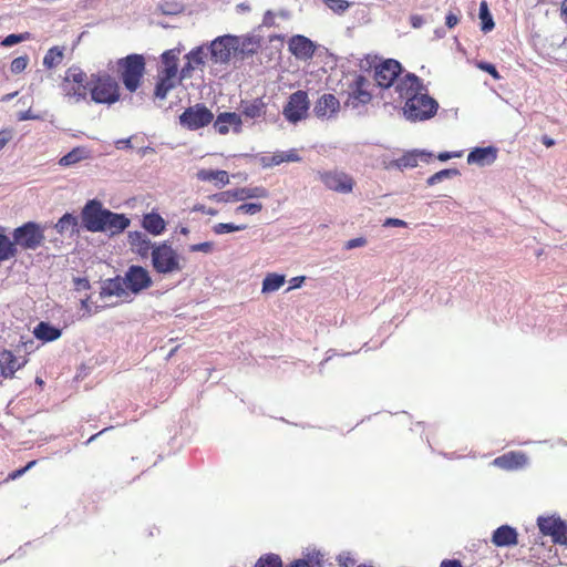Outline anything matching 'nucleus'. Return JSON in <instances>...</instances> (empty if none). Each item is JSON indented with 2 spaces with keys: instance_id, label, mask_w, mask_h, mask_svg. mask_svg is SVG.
Wrapping results in <instances>:
<instances>
[{
  "instance_id": "1",
  "label": "nucleus",
  "mask_w": 567,
  "mask_h": 567,
  "mask_svg": "<svg viewBox=\"0 0 567 567\" xmlns=\"http://www.w3.org/2000/svg\"><path fill=\"white\" fill-rule=\"evenodd\" d=\"M399 99L405 100L403 114L410 122H422L432 118L439 109L436 100L429 95L427 89L419 76L406 73L396 83Z\"/></svg>"
},
{
  "instance_id": "2",
  "label": "nucleus",
  "mask_w": 567,
  "mask_h": 567,
  "mask_svg": "<svg viewBox=\"0 0 567 567\" xmlns=\"http://www.w3.org/2000/svg\"><path fill=\"white\" fill-rule=\"evenodd\" d=\"M91 99L99 104H113L120 100V85L110 74H91L90 82Z\"/></svg>"
},
{
  "instance_id": "3",
  "label": "nucleus",
  "mask_w": 567,
  "mask_h": 567,
  "mask_svg": "<svg viewBox=\"0 0 567 567\" xmlns=\"http://www.w3.org/2000/svg\"><path fill=\"white\" fill-rule=\"evenodd\" d=\"M117 71L125 89L135 92L145 72V59L142 54H128L116 62Z\"/></svg>"
},
{
  "instance_id": "4",
  "label": "nucleus",
  "mask_w": 567,
  "mask_h": 567,
  "mask_svg": "<svg viewBox=\"0 0 567 567\" xmlns=\"http://www.w3.org/2000/svg\"><path fill=\"white\" fill-rule=\"evenodd\" d=\"M151 256L152 266L158 274L168 275L182 270L181 256L167 243L154 244Z\"/></svg>"
},
{
  "instance_id": "5",
  "label": "nucleus",
  "mask_w": 567,
  "mask_h": 567,
  "mask_svg": "<svg viewBox=\"0 0 567 567\" xmlns=\"http://www.w3.org/2000/svg\"><path fill=\"white\" fill-rule=\"evenodd\" d=\"M13 246L21 247L24 250H35L42 246L44 241V229L34 221H28L14 229Z\"/></svg>"
},
{
  "instance_id": "6",
  "label": "nucleus",
  "mask_w": 567,
  "mask_h": 567,
  "mask_svg": "<svg viewBox=\"0 0 567 567\" xmlns=\"http://www.w3.org/2000/svg\"><path fill=\"white\" fill-rule=\"evenodd\" d=\"M107 212L109 209L104 208L101 202L89 200L81 212L82 226L91 233L102 231Z\"/></svg>"
},
{
  "instance_id": "7",
  "label": "nucleus",
  "mask_w": 567,
  "mask_h": 567,
  "mask_svg": "<svg viewBox=\"0 0 567 567\" xmlns=\"http://www.w3.org/2000/svg\"><path fill=\"white\" fill-rule=\"evenodd\" d=\"M309 107L308 93L298 90L289 96L287 104L284 106L282 114L288 122L298 123L307 116Z\"/></svg>"
},
{
  "instance_id": "8",
  "label": "nucleus",
  "mask_w": 567,
  "mask_h": 567,
  "mask_svg": "<svg viewBox=\"0 0 567 567\" xmlns=\"http://www.w3.org/2000/svg\"><path fill=\"white\" fill-rule=\"evenodd\" d=\"M401 73V64L396 60L388 59L375 66L374 80L378 86L382 89H395L396 83L403 79L400 78Z\"/></svg>"
},
{
  "instance_id": "9",
  "label": "nucleus",
  "mask_w": 567,
  "mask_h": 567,
  "mask_svg": "<svg viewBox=\"0 0 567 567\" xmlns=\"http://www.w3.org/2000/svg\"><path fill=\"white\" fill-rule=\"evenodd\" d=\"M212 121L213 113L200 104L187 107L179 115L181 125L192 131L207 126Z\"/></svg>"
},
{
  "instance_id": "10",
  "label": "nucleus",
  "mask_w": 567,
  "mask_h": 567,
  "mask_svg": "<svg viewBox=\"0 0 567 567\" xmlns=\"http://www.w3.org/2000/svg\"><path fill=\"white\" fill-rule=\"evenodd\" d=\"M369 81L362 74H355L348 85V99L346 105L357 109L359 105L368 104L371 101V93L368 91Z\"/></svg>"
},
{
  "instance_id": "11",
  "label": "nucleus",
  "mask_w": 567,
  "mask_h": 567,
  "mask_svg": "<svg viewBox=\"0 0 567 567\" xmlns=\"http://www.w3.org/2000/svg\"><path fill=\"white\" fill-rule=\"evenodd\" d=\"M537 525L540 533L550 536L555 544L567 545V524L560 517L539 516Z\"/></svg>"
},
{
  "instance_id": "12",
  "label": "nucleus",
  "mask_w": 567,
  "mask_h": 567,
  "mask_svg": "<svg viewBox=\"0 0 567 567\" xmlns=\"http://www.w3.org/2000/svg\"><path fill=\"white\" fill-rule=\"evenodd\" d=\"M321 183L330 190L349 194L353 190V178L342 171H327L319 173Z\"/></svg>"
},
{
  "instance_id": "13",
  "label": "nucleus",
  "mask_w": 567,
  "mask_h": 567,
  "mask_svg": "<svg viewBox=\"0 0 567 567\" xmlns=\"http://www.w3.org/2000/svg\"><path fill=\"white\" fill-rule=\"evenodd\" d=\"M123 279L128 293H138L152 285L148 271L142 266L133 265L128 267Z\"/></svg>"
},
{
  "instance_id": "14",
  "label": "nucleus",
  "mask_w": 567,
  "mask_h": 567,
  "mask_svg": "<svg viewBox=\"0 0 567 567\" xmlns=\"http://www.w3.org/2000/svg\"><path fill=\"white\" fill-rule=\"evenodd\" d=\"M433 158V154L425 150H413L406 152L403 156L398 159L390 161L389 163L383 162L386 169L398 168L403 171L404 168H413L419 165V162L429 163Z\"/></svg>"
},
{
  "instance_id": "15",
  "label": "nucleus",
  "mask_w": 567,
  "mask_h": 567,
  "mask_svg": "<svg viewBox=\"0 0 567 567\" xmlns=\"http://www.w3.org/2000/svg\"><path fill=\"white\" fill-rule=\"evenodd\" d=\"M208 53L213 55V41L197 47L186 54L187 62L181 70V78H190L192 71L204 66Z\"/></svg>"
},
{
  "instance_id": "16",
  "label": "nucleus",
  "mask_w": 567,
  "mask_h": 567,
  "mask_svg": "<svg viewBox=\"0 0 567 567\" xmlns=\"http://www.w3.org/2000/svg\"><path fill=\"white\" fill-rule=\"evenodd\" d=\"M239 37L223 35L215 38V62H228L238 52Z\"/></svg>"
},
{
  "instance_id": "17",
  "label": "nucleus",
  "mask_w": 567,
  "mask_h": 567,
  "mask_svg": "<svg viewBox=\"0 0 567 567\" xmlns=\"http://www.w3.org/2000/svg\"><path fill=\"white\" fill-rule=\"evenodd\" d=\"M288 48L298 60L312 59L316 52V44L309 38L301 34L291 37Z\"/></svg>"
},
{
  "instance_id": "18",
  "label": "nucleus",
  "mask_w": 567,
  "mask_h": 567,
  "mask_svg": "<svg viewBox=\"0 0 567 567\" xmlns=\"http://www.w3.org/2000/svg\"><path fill=\"white\" fill-rule=\"evenodd\" d=\"M339 100L333 94L326 93L316 102L313 113L318 118H330L339 112Z\"/></svg>"
},
{
  "instance_id": "19",
  "label": "nucleus",
  "mask_w": 567,
  "mask_h": 567,
  "mask_svg": "<svg viewBox=\"0 0 567 567\" xmlns=\"http://www.w3.org/2000/svg\"><path fill=\"white\" fill-rule=\"evenodd\" d=\"M130 224V218L124 214L113 213L109 209L107 215L103 220V229L101 233H107L110 236H115L123 233Z\"/></svg>"
},
{
  "instance_id": "20",
  "label": "nucleus",
  "mask_w": 567,
  "mask_h": 567,
  "mask_svg": "<svg viewBox=\"0 0 567 567\" xmlns=\"http://www.w3.org/2000/svg\"><path fill=\"white\" fill-rule=\"evenodd\" d=\"M241 118L240 115L233 112L219 113L215 118V130L220 134H227L229 131L238 134L241 132Z\"/></svg>"
},
{
  "instance_id": "21",
  "label": "nucleus",
  "mask_w": 567,
  "mask_h": 567,
  "mask_svg": "<svg viewBox=\"0 0 567 567\" xmlns=\"http://www.w3.org/2000/svg\"><path fill=\"white\" fill-rule=\"evenodd\" d=\"M497 148L494 146L475 147L467 155V163L471 165L487 166L495 162Z\"/></svg>"
},
{
  "instance_id": "22",
  "label": "nucleus",
  "mask_w": 567,
  "mask_h": 567,
  "mask_svg": "<svg viewBox=\"0 0 567 567\" xmlns=\"http://www.w3.org/2000/svg\"><path fill=\"white\" fill-rule=\"evenodd\" d=\"M100 296L102 298L117 297L126 299L128 298L130 293L125 287L123 277L117 276L103 282Z\"/></svg>"
},
{
  "instance_id": "23",
  "label": "nucleus",
  "mask_w": 567,
  "mask_h": 567,
  "mask_svg": "<svg viewBox=\"0 0 567 567\" xmlns=\"http://www.w3.org/2000/svg\"><path fill=\"white\" fill-rule=\"evenodd\" d=\"M127 238L132 250L142 258L147 257L150 251L153 250L154 244H152L147 235L142 231H130Z\"/></svg>"
},
{
  "instance_id": "24",
  "label": "nucleus",
  "mask_w": 567,
  "mask_h": 567,
  "mask_svg": "<svg viewBox=\"0 0 567 567\" xmlns=\"http://www.w3.org/2000/svg\"><path fill=\"white\" fill-rule=\"evenodd\" d=\"M527 463V457L520 452H509L496 457L493 464L499 468L513 471L523 467Z\"/></svg>"
},
{
  "instance_id": "25",
  "label": "nucleus",
  "mask_w": 567,
  "mask_h": 567,
  "mask_svg": "<svg viewBox=\"0 0 567 567\" xmlns=\"http://www.w3.org/2000/svg\"><path fill=\"white\" fill-rule=\"evenodd\" d=\"M517 536L514 527L502 525L494 530L492 542L498 547L513 546L517 544Z\"/></svg>"
},
{
  "instance_id": "26",
  "label": "nucleus",
  "mask_w": 567,
  "mask_h": 567,
  "mask_svg": "<svg viewBox=\"0 0 567 567\" xmlns=\"http://www.w3.org/2000/svg\"><path fill=\"white\" fill-rule=\"evenodd\" d=\"M24 363L25 360L19 362L11 351L4 350L0 352V372L4 378H11Z\"/></svg>"
},
{
  "instance_id": "27",
  "label": "nucleus",
  "mask_w": 567,
  "mask_h": 567,
  "mask_svg": "<svg viewBox=\"0 0 567 567\" xmlns=\"http://www.w3.org/2000/svg\"><path fill=\"white\" fill-rule=\"evenodd\" d=\"M79 220L73 214L65 213L54 225V229L62 236L73 237L79 234Z\"/></svg>"
},
{
  "instance_id": "28",
  "label": "nucleus",
  "mask_w": 567,
  "mask_h": 567,
  "mask_svg": "<svg viewBox=\"0 0 567 567\" xmlns=\"http://www.w3.org/2000/svg\"><path fill=\"white\" fill-rule=\"evenodd\" d=\"M61 329L47 321L39 322L33 330L34 337L44 342L58 340L61 337Z\"/></svg>"
},
{
  "instance_id": "29",
  "label": "nucleus",
  "mask_w": 567,
  "mask_h": 567,
  "mask_svg": "<svg viewBox=\"0 0 567 567\" xmlns=\"http://www.w3.org/2000/svg\"><path fill=\"white\" fill-rule=\"evenodd\" d=\"M243 114L248 118H258L266 114L267 104L261 97L254 99L252 101L241 102Z\"/></svg>"
},
{
  "instance_id": "30",
  "label": "nucleus",
  "mask_w": 567,
  "mask_h": 567,
  "mask_svg": "<svg viewBox=\"0 0 567 567\" xmlns=\"http://www.w3.org/2000/svg\"><path fill=\"white\" fill-rule=\"evenodd\" d=\"M142 225L146 231L154 236L161 235L166 227L165 220L157 213L145 214Z\"/></svg>"
},
{
  "instance_id": "31",
  "label": "nucleus",
  "mask_w": 567,
  "mask_h": 567,
  "mask_svg": "<svg viewBox=\"0 0 567 567\" xmlns=\"http://www.w3.org/2000/svg\"><path fill=\"white\" fill-rule=\"evenodd\" d=\"M261 45V37L256 34H249L244 38H239L238 53L241 55L255 54Z\"/></svg>"
},
{
  "instance_id": "32",
  "label": "nucleus",
  "mask_w": 567,
  "mask_h": 567,
  "mask_svg": "<svg viewBox=\"0 0 567 567\" xmlns=\"http://www.w3.org/2000/svg\"><path fill=\"white\" fill-rule=\"evenodd\" d=\"M286 281L285 275L279 274H268L262 280L261 291L264 293H269L279 290Z\"/></svg>"
},
{
  "instance_id": "33",
  "label": "nucleus",
  "mask_w": 567,
  "mask_h": 567,
  "mask_svg": "<svg viewBox=\"0 0 567 567\" xmlns=\"http://www.w3.org/2000/svg\"><path fill=\"white\" fill-rule=\"evenodd\" d=\"M239 202L249 198H267L269 196L268 190L262 186H249L237 188Z\"/></svg>"
},
{
  "instance_id": "34",
  "label": "nucleus",
  "mask_w": 567,
  "mask_h": 567,
  "mask_svg": "<svg viewBox=\"0 0 567 567\" xmlns=\"http://www.w3.org/2000/svg\"><path fill=\"white\" fill-rule=\"evenodd\" d=\"M478 17L481 19V30L483 32L487 33L494 29L495 23L485 0L480 3Z\"/></svg>"
},
{
  "instance_id": "35",
  "label": "nucleus",
  "mask_w": 567,
  "mask_h": 567,
  "mask_svg": "<svg viewBox=\"0 0 567 567\" xmlns=\"http://www.w3.org/2000/svg\"><path fill=\"white\" fill-rule=\"evenodd\" d=\"M17 248L13 246V241L2 233L0 228V261L8 260L14 257Z\"/></svg>"
},
{
  "instance_id": "36",
  "label": "nucleus",
  "mask_w": 567,
  "mask_h": 567,
  "mask_svg": "<svg viewBox=\"0 0 567 567\" xmlns=\"http://www.w3.org/2000/svg\"><path fill=\"white\" fill-rule=\"evenodd\" d=\"M63 60V50L59 47H53L48 50L43 58V65L48 69H53L59 65Z\"/></svg>"
},
{
  "instance_id": "37",
  "label": "nucleus",
  "mask_w": 567,
  "mask_h": 567,
  "mask_svg": "<svg viewBox=\"0 0 567 567\" xmlns=\"http://www.w3.org/2000/svg\"><path fill=\"white\" fill-rule=\"evenodd\" d=\"M85 154H86V152L84 148L75 147L71 152H69L68 154L62 156L59 161V164L61 166L74 165V164L79 163L80 161H82L83 158H85Z\"/></svg>"
},
{
  "instance_id": "38",
  "label": "nucleus",
  "mask_w": 567,
  "mask_h": 567,
  "mask_svg": "<svg viewBox=\"0 0 567 567\" xmlns=\"http://www.w3.org/2000/svg\"><path fill=\"white\" fill-rule=\"evenodd\" d=\"M85 79L86 74L79 66L73 65L65 72L64 84L72 82L76 85H85Z\"/></svg>"
},
{
  "instance_id": "39",
  "label": "nucleus",
  "mask_w": 567,
  "mask_h": 567,
  "mask_svg": "<svg viewBox=\"0 0 567 567\" xmlns=\"http://www.w3.org/2000/svg\"><path fill=\"white\" fill-rule=\"evenodd\" d=\"M460 175V171L456 168H444L426 179L427 186H434L444 179L452 178Z\"/></svg>"
},
{
  "instance_id": "40",
  "label": "nucleus",
  "mask_w": 567,
  "mask_h": 567,
  "mask_svg": "<svg viewBox=\"0 0 567 567\" xmlns=\"http://www.w3.org/2000/svg\"><path fill=\"white\" fill-rule=\"evenodd\" d=\"M63 90L65 92V95L70 99H74L75 102H80L82 100H85L86 92H87V85H69L63 84Z\"/></svg>"
},
{
  "instance_id": "41",
  "label": "nucleus",
  "mask_w": 567,
  "mask_h": 567,
  "mask_svg": "<svg viewBox=\"0 0 567 567\" xmlns=\"http://www.w3.org/2000/svg\"><path fill=\"white\" fill-rule=\"evenodd\" d=\"M255 567H282V560L277 554H265L259 557Z\"/></svg>"
},
{
  "instance_id": "42",
  "label": "nucleus",
  "mask_w": 567,
  "mask_h": 567,
  "mask_svg": "<svg viewBox=\"0 0 567 567\" xmlns=\"http://www.w3.org/2000/svg\"><path fill=\"white\" fill-rule=\"evenodd\" d=\"M319 556V553L308 554L307 558L296 559L292 563H290L287 567H315V565H318L320 567Z\"/></svg>"
},
{
  "instance_id": "43",
  "label": "nucleus",
  "mask_w": 567,
  "mask_h": 567,
  "mask_svg": "<svg viewBox=\"0 0 567 567\" xmlns=\"http://www.w3.org/2000/svg\"><path fill=\"white\" fill-rule=\"evenodd\" d=\"M158 8L164 14L173 16L182 12L184 6L176 0H164L159 2Z\"/></svg>"
},
{
  "instance_id": "44",
  "label": "nucleus",
  "mask_w": 567,
  "mask_h": 567,
  "mask_svg": "<svg viewBox=\"0 0 567 567\" xmlns=\"http://www.w3.org/2000/svg\"><path fill=\"white\" fill-rule=\"evenodd\" d=\"M174 86L175 82L158 78V82L156 83L154 94L157 99H165L168 91L172 90Z\"/></svg>"
},
{
  "instance_id": "45",
  "label": "nucleus",
  "mask_w": 567,
  "mask_h": 567,
  "mask_svg": "<svg viewBox=\"0 0 567 567\" xmlns=\"http://www.w3.org/2000/svg\"><path fill=\"white\" fill-rule=\"evenodd\" d=\"M324 4L337 14H343L349 8L347 0H323Z\"/></svg>"
},
{
  "instance_id": "46",
  "label": "nucleus",
  "mask_w": 567,
  "mask_h": 567,
  "mask_svg": "<svg viewBox=\"0 0 567 567\" xmlns=\"http://www.w3.org/2000/svg\"><path fill=\"white\" fill-rule=\"evenodd\" d=\"M237 188L220 193H215V203L239 202Z\"/></svg>"
},
{
  "instance_id": "47",
  "label": "nucleus",
  "mask_w": 567,
  "mask_h": 567,
  "mask_svg": "<svg viewBox=\"0 0 567 567\" xmlns=\"http://www.w3.org/2000/svg\"><path fill=\"white\" fill-rule=\"evenodd\" d=\"M29 39H30L29 32H24V33H20V34L12 33V34L7 35L1 41V45L9 48V47L16 45L22 41L29 40Z\"/></svg>"
},
{
  "instance_id": "48",
  "label": "nucleus",
  "mask_w": 567,
  "mask_h": 567,
  "mask_svg": "<svg viewBox=\"0 0 567 567\" xmlns=\"http://www.w3.org/2000/svg\"><path fill=\"white\" fill-rule=\"evenodd\" d=\"M246 225H235L233 223H219L215 225V234L221 235L237 230L246 229Z\"/></svg>"
},
{
  "instance_id": "49",
  "label": "nucleus",
  "mask_w": 567,
  "mask_h": 567,
  "mask_svg": "<svg viewBox=\"0 0 567 567\" xmlns=\"http://www.w3.org/2000/svg\"><path fill=\"white\" fill-rule=\"evenodd\" d=\"M259 161L262 167H271L284 163L282 155H280L279 152L272 155L261 156Z\"/></svg>"
},
{
  "instance_id": "50",
  "label": "nucleus",
  "mask_w": 567,
  "mask_h": 567,
  "mask_svg": "<svg viewBox=\"0 0 567 567\" xmlns=\"http://www.w3.org/2000/svg\"><path fill=\"white\" fill-rule=\"evenodd\" d=\"M262 209V205L260 203H246L241 204L236 208V213L255 215Z\"/></svg>"
},
{
  "instance_id": "51",
  "label": "nucleus",
  "mask_w": 567,
  "mask_h": 567,
  "mask_svg": "<svg viewBox=\"0 0 567 567\" xmlns=\"http://www.w3.org/2000/svg\"><path fill=\"white\" fill-rule=\"evenodd\" d=\"M181 54L179 49L167 50L162 54L163 65L177 64L178 55Z\"/></svg>"
},
{
  "instance_id": "52",
  "label": "nucleus",
  "mask_w": 567,
  "mask_h": 567,
  "mask_svg": "<svg viewBox=\"0 0 567 567\" xmlns=\"http://www.w3.org/2000/svg\"><path fill=\"white\" fill-rule=\"evenodd\" d=\"M28 61H29V59L27 55L18 56V58L13 59L11 62V65H10L11 72L14 74L21 73L22 71L25 70V68L28 65Z\"/></svg>"
},
{
  "instance_id": "53",
  "label": "nucleus",
  "mask_w": 567,
  "mask_h": 567,
  "mask_svg": "<svg viewBox=\"0 0 567 567\" xmlns=\"http://www.w3.org/2000/svg\"><path fill=\"white\" fill-rule=\"evenodd\" d=\"M177 75V64L164 65L159 71L158 78L175 82Z\"/></svg>"
},
{
  "instance_id": "54",
  "label": "nucleus",
  "mask_w": 567,
  "mask_h": 567,
  "mask_svg": "<svg viewBox=\"0 0 567 567\" xmlns=\"http://www.w3.org/2000/svg\"><path fill=\"white\" fill-rule=\"evenodd\" d=\"M477 66L482 71H485L488 74H491L493 76V79H495V80H498L501 78L498 71L495 68V65L492 64V63L483 62L482 61V62H478Z\"/></svg>"
},
{
  "instance_id": "55",
  "label": "nucleus",
  "mask_w": 567,
  "mask_h": 567,
  "mask_svg": "<svg viewBox=\"0 0 567 567\" xmlns=\"http://www.w3.org/2000/svg\"><path fill=\"white\" fill-rule=\"evenodd\" d=\"M229 182V175L226 171H215V186H224Z\"/></svg>"
},
{
  "instance_id": "56",
  "label": "nucleus",
  "mask_w": 567,
  "mask_h": 567,
  "mask_svg": "<svg viewBox=\"0 0 567 567\" xmlns=\"http://www.w3.org/2000/svg\"><path fill=\"white\" fill-rule=\"evenodd\" d=\"M282 155L284 163L285 162H300L301 157L298 155L296 150H290L287 152H279Z\"/></svg>"
},
{
  "instance_id": "57",
  "label": "nucleus",
  "mask_w": 567,
  "mask_h": 567,
  "mask_svg": "<svg viewBox=\"0 0 567 567\" xmlns=\"http://www.w3.org/2000/svg\"><path fill=\"white\" fill-rule=\"evenodd\" d=\"M13 137L12 130L6 128L0 131V151L7 145Z\"/></svg>"
},
{
  "instance_id": "58",
  "label": "nucleus",
  "mask_w": 567,
  "mask_h": 567,
  "mask_svg": "<svg viewBox=\"0 0 567 567\" xmlns=\"http://www.w3.org/2000/svg\"><path fill=\"white\" fill-rule=\"evenodd\" d=\"M365 243L367 240L363 237L353 238L346 243L344 248L348 250L354 249L364 246Z\"/></svg>"
},
{
  "instance_id": "59",
  "label": "nucleus",
  "mask_w": 567,
  "mask_h": 567,
  "mask_svg": "<svg viewBox=\"0 0 567 567\" xmlns=\"http://www.w3.org/2000/svg\"><path fill=\"white\" fill-rule=\"evenodd\" d=\"M462 155H463L462 151H457V152H442V153H439L437 159L441 161V162H446V161H449L451 158L461 157Z\"/></svg>"
},
{
  "instance_id": "60",
  "label": "nucleus",
  "mask_w": 567,
  "mask_h": 567,
  "mask_svg": "<svg viewBox=\"0 0 567 567\" xmlns=\"http://www.w3.org/2000/svg\"><path fill=\"white\" fill-rule=\"evenodd\" d=\"M406 223L399 218H386L383 221V227H406Z\"/></svg>"
},
{
  "instance_id": "61",
  "label": "nucleus",
  "mask_w": 567,
  "mask_h": 567,
  "mask_svg": "<svg viewBox=\"0 0 567 567\" xmlns=\"http://www.w3.org/2000/svg\"><path fill=\"white\" fill-rule=\"evenodd\" d=\"M458 16L450 11L445 17V24L449 29H452L458 23Z\"/></svg>"
},
{
  "instance_id": "62",
  "label": "nucleus",
  "mask_w": 567,
  "mask_h": 567,
  "mask_svg": "<svg viewBox=\"0 0 567 567\" xmlns=\"http://www.w3.org/2000/svg\"><path fill=\"white\" fill-rule=\"evenodd\" d=\"M41 118L39 115L32 113L31 110H28V111H24V112H20L18 114V120L19 121H28V120H39Z\"/></svg>"
},
{
  "instance_id": "63",
  "label": "nucleus",
  "mask_w": 567,
  "mask_h": 567,
  "mask_svg": "<svg viewBox=\"0 0 567 567\" xmlns=\"http://www.w3.org/2000/svg\"><path fill=\"white\" fill-rule=\"evenodd\" d=\"M197 177L200 181L210 182V181H213V169H200L197 173Z\"/></svg>"
},
{
  "instance_id": "64",
  "label": "nucleus",
  "mask_w": 567,
  "mask_h": 567,
  "mask_svg": "<svg viewBox=\"0 0 567 567\" xmlns=\"http://www.w3.org/2000/svg\"><path fill=\"white\" fill-rule=\"evenodd\" d=\"M440 567H463L462 563L457 559H444Z\"/></svg>"
}]
</instances>
